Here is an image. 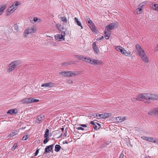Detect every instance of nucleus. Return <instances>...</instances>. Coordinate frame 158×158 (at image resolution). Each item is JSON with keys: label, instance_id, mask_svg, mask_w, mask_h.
Wrapping results in <instances>:
<instances>
[{"label": "nucleus", "instance_id": "obj_31", "mask_svg": "<svg viewBox=\"0 0 158 158\" xmlns=\"http://www.w3.org/2000/svg\"><path fill=\"white\" fill-rule=\"evenodd\" d=\"M76 129L78 130H82V131L85 130V131H88L89 130V128H83L81 127H76Z\"/></svg>", "mask_w": 158, "mask_h": 158}, {"label": "nucleus", "instance_id": "obj_39", "mask_svg": "<svg viewBox=\"0 0 158 158\" xmlns=\"http://www.w3.org/2000/svg\"><path fill=\"white\" fill-rule=\"evenodd\" d=\"M54 145L52 144L50 145V152H53V148Z\"/></svg>", "mask_w": 158, "mask_h": 158}, {"label": "nucleus", "instance_id": "obj_42", "mask_svg": "<svg viewBox=\"0 0 158 158\" xmlns=\"http://www.w3.org/2000/svg\"><path fill=\"white\" fill-rule=\"evenodd\" d=\"M28 135H24L22 138V139L23 140H26L28 138Z\"/></svg>", "mask_w": 158, "mask_h": 158}, {"label": "nucleus", "instance_id": "obj_13", "mask_svg": "<svg viewBox=\"0 0 158 158\" xmlns=\"http://www.w3.org/2000/svg\"><path fill=\"white\" fill-rule=\"evenodd\" d=\"M55 37L56 40L59 41H61L64 40V38H63L62 35H60V34H57L55 36Z\"/></svg>", "mask_w": 158, "mask_h": 158}, {"label": "nucleus", "instance_id": "obj_62", "mask_svg": "<svg viewBox=\"0 0 158 158\" xmlns=\"http://www.w3.org/2000/svg\"><path fill=\"white\" fill-rule=\"evenodd\" d=\"M95 115L94 116H95L97 118H98V114H95Z\"/></svg>", "mask_w": 158, "mask_h": 158}, {"label": "nucleus", "instance_id": "obj_43", "mask_svg": "<svg viewBox=\"0 0 158 158\" xmlns=\"http://www.w3.org/2000/svg\"><path fill=\"white\" fill-rule=\"evenodd\" d=\"M78 125L81 126L82 127H85L86 128H89L88 127H87V126H88V125L87 124H80L79 125Z\"/></svg>", "mask_w": 158, "mask_h": 158}, {"label": "nucleus", "instance_id": "obj_29", "mask_svg": "<svg viewBox=\"0 0 158 158\" xmlns=\"http://www.w3.org/2000/svg\"><path fill=\"white\" fill-rule=\"evenodd\" d=\"M156 139H154L153 138L148 137V139H147V141L152 143H155Z\"/></svg>", "mask_w": 158, "mask_h": 158}, {"label": "nucleus", "instance_id": "obj_55", "mask_svg": "<svg viewBox=\"0 0 158 158\" xmlns=\"http://www.w3.org/2000/svg\"><path fill=\"white\" fill-rule=\"evenodd\" d=\"M101 115H102V114H99L98 115V118H97V119H100L101 118H101Z\"/></svg>", "mask_w": 158, "mask_h": 158}, {"label": "nucleus", "instance_id": "obj_50", "mask_svg": "<svg viewBox=\"0 0 158 158\" xmlns=\"http://www.w3.org/2000/svg\"><path fill=\"white\" fill-rule=\"evenodd\" d=\"M93 127L94 129L95 130H97L98 129V128H97L98 127L96 124L93 126Z\"/></svg>", "mask_w": 158, "mask_h": 158}, {"label": "nucleus", "instance_id": "obj_7", "mask_svg": "<svg viewBox=\"0 0 158 158\" xmlns=\"http://www.w3.org/2000/svg\"><path fill=\"white\" fill-rule=\"evenodd\" d=\"M118 24L117 23H111L106 27L105 29L108 31H110L113 29L116 28Z\"/></svg>", "mask_w": 158, "mask_h": 158}, {"label": "nucleus", "instance_id": "obj_58", "mask_svg": "<svg viewBox=\"0 0 158 158\" xmlns=\"http://www.w3.org/2000/svg\"><path fill=\"white\" fill-rule=\"evenodd\" d=\"M58 132V130H57V131H52V133L53 134H55V133H56L57 132Z\"/></svg>", "mask_w": 158, "mask_h": 158}, {"label": "nucleus", "instance_id": "obj_45", "mask_svg": "<svg viewBox=\"0 0 158 158\" xmlns=\"http://www.w3.org/2000/svg\"><path fill=\"white\" fill-rule=\"evenodd\" d=\"M104 38V37L103 36H102L98 38L97 39V40H102Z\"/></svg>", "mask_w": 158, "mask_h": 158}, {"label": "nucleus", "instance_id": "obj_16", "mask_svg": "<svg viewBox=\"0 0 158 158\" xmlns=\"http://www.w3.org/2000/svg\"><path fill=\"white\" fill-rule=\"evenodd\" d=\"M150 7L153 10L158 11V4L152 3Z\"/></svg>", "mask_w": 158, "mask_h": 158}, {"label": "nucleus", "instance_id": "obj_11", "mask_svg": "<svg viewBox=\"0 0 158 158\" xmlns=\"http://www.w3.org/2000/svg\"><path fill=\"white\" fill-rule=\"evenodd\" d=\"M15 10L14 9H13L10 6L6 10V15H9L10 14L13 13Z\"/></svg>", "mask_w": 158, "mask_h": 158}, {"label": "nucleus", "instance_id": "obj_18", "mask_svg": "<svg viewBox=\"0 0 158 158\" xmlns=\"http://www.w3.org/2000/svg\"><path fill=\"white\" fill-rule=\"evenodd\" d=\"M140 57L144 62H148V59L145 54L144 55V56H140Z\"/></svg>", "mask_w": 158, "mask_h": 158}, {"label": "nucleus", "instance_id": "obj_63", "mask_svg": "<svg viewBox=\"0 0 158 158\" xmlns=\"http://www.w3.org/2000/svg\"><path fill=\"white\" fill-rule=\"evenodd\" d=\"M155 141V143H158V139H156Z\"/></svg>", "mask_w": 158, "mask_h": 158}, {"label": "nucleus", "instance_id": "obj_2", "mask_svg": "<svg viewBox=\"0 0 158 158\" xmlns=\"http://www.w3.org/2000/svg\"><path fill=\"white\" fill-rule=\"evenodd\" d=\"M85 61L93 65L102 64V62L99 60H95L90 57H85Z\"/></svg>", "mask_w": 158, "mask_h": 158}, {"label": "nucleus", "instance_id": "obj_26", "mask_svg": "<svg viewBox=\"0 0 158 158\" xmlns=\"http://www.w3.org/2000/svg\"><path fill=\"white\" fill-rule=\"evenodd\" d=\"M18 131H15L11 132L9 135V136L10 137H13L18 134Z\"/></svg>", "mask_w": 158, "mask_h": 158}, {"label": "nucleus", "instance_id": "obj_24", "mask_svg": "<svg viewBox=\"0 0 158 158\" xmlns=\"http://www.w3.org/2000/svg\"><path fill=\"white\" fill-rule=\"evenodd\" d=\"M126 118L125 117H117L116 118V119L118 120V122H121L126 119Z\"/></svg>", "mask_w": 158, "mask_h": 158}, {"label": "nucleus", "instance_id": "obj_27", "mask_svg": "<svg viewBox=\"0 0 158 158\" xmlns=\"http://www.w3.org/2000/svg\"><path fill=\"white\" fill-rule=\"evenodd\" d=\"M75 57L79 59L80 60H82L83 61L85 60V57L83 56H79L78 55H75Z\"/></svg>", "mask_w": 158, "mask_h": 158}, {"label": "nucleus", "instance_id": "obj_17", "mask_svg": "<svg viewBox=\"0 0 158 158\" xmlns=\"http://www.w3.org/2000/svg\"><path fill=\"white\" fill-rule=\"evenodd\" d=\"M6 7V5L3 4L0 6V16L4 12Z\"/></svg>", "mask_w": 158, "mask_h": 158}, {"label": "nucleus", "instance_id": "obj_22", "mask_svg": "<svg viewBox=\"0 0 158 158\" xmlns=\"http://www.w3.org/2000/svg\"><path fill=\"white\" fill-rule=\"evenodd\" d=\"M89 27L92 31L94 32H96V28L95 27L94 25V23H93L92 24H89Z\"/></svg>", "mask_w": 158, "mask_h": 158}, {"label": "nucleus", "instance_id": "obj_25", "mask_svg": "<svg viewBox=\"0 0 158 158\" xmlns=\"http://www.w3.org/2000/svg\"><path fill=\"white\" fill-rule=\"evenodd\" d=\"M110 116V113H105L102 114V115H101V118H105L108 117Z\"/></svg>", "mask_w": 158, "mask_h": 158}, {"label": "nucleus", "instance_id": "obj_1", "mask_svg": "<svg viewBox=\"0 0 158 158\" xmlns=\"http://www.w3.org/2000/svg\"><path fill=\"white\" fill-rule=\"evenodd\" d=\"M143 99L147 100H158V96L154 94H151L146 93L140 94L137 97V101H140Z\"/></svg>", "mask_w": 158, "mask_h": 158}, {"label": "nucleus", "instance_id": "obj_36", "mask_svg": "<svg viewBox=\"0 0 158 158\" xmlns=\"http://www.w3.org/2000/svg\"><path fill=\"white\" fill-rule=\"evenodd\" d=\"M49 83H46L45 84H42L41 86L42 87H49Z\"/></svg>", "mask_w": 158, "mask_h": 158}, {"label": "nucleus", "instance_id": "obj_12", "mask_svg": "<svg viewBox=\"0 0 158 158\" xmlns=\"http://www.w3.org/2000/svg\"><path fill=\"white\" fill-rule=\"evenodd\" d=\"M148 114L151 115L152 114L155 115L158 114V107L150 110Z\"/></svg>", "mask_w": 158, "mask_h": 158}, {"label": "nucleus", "instance_id": "obj_48", "mask_svg": "<svg viewBox=\"0 0 158 158\" xmlns=\"http://www.w3.org/2000/svg\"><path fill=\"white\" fill-rule=\"evenodd\" d=\"M70 64V62H64L62 64V65H66V64Z\"/></svg>", "mask_w": 158, "mask_h": 158}, {"label": "nucleus", "instance_id": "obj_49", "mask_svg": "<svg viewBox=\"0 0 158 158\" xmlns=\"http://www.w3.org/2000/svg\"><path fill=\"white\" fill-rule=\"evenodd\" d=\"M124 156V155H123V153H121L119 158H123Z\"/></svg>", "mask_w": 158, "mask_h": 158}, {"label": "nucleus", "instance_id": "obj_20", "mask_svg": "<svg viewBox=\"0 0 158 158\" xmlns=\"http://www.w3.org/2000/svg\"><path fill=\"white\" fill-rule=\"evenodd\" d=\"M44 116L43 115H41L38 117L36 121L37 123H39L44 119Z\"/></svg>", "mask_w": 158, "mask_h": 158}, {"label": "nucleus", "instance_id": "obj_30", "mask_svg": "<svg viewBox=\"0 0 158 158\" xmlns=\"http://www.w3.org/2000/svg\"><path fill=\"white\" fill-rule=\"evenodd\" d=\"M115 48L117 51L121 52V53L123 52V49L121 46H117Z\"/></svg>", "mask_w": 158, "mask_h": 158}, {"label": "nucleus", "instance_id": "obj_35", "mask_svg": "<svg viewBox=\"0 0 158 158\" xmlns=\"http://www.w3.org/2000/svg\"><path fill=\"white\" fill-rule=\"evenodd\" d=\"M85 20L86 22H87L89 24H92L93 22L91 21L90 19L87 17H86V18L85 19Z\"/></svg>", "mask_w": 158, "mask_h": 158}, {"label": "nucleus", "instance_id": "obj_14", "mask_svg": "<svg viewBox=\"0 0 158 158\" xmlns=\"http://www.w3.org/2000/svg\"><path fill=\"white\" fill-rule=\"evenodd\" d=\"M7 113L10 115L16 114L17 113V110L16 109H12L8 110Z\"/></svg>", "mask_w": 158, "mask_h": 158}, {"label": "nucleus", "instance_id": "obj_56", "mask_svg": "<svg viewBox=\"0 0 158 158\" xmlns=\"http://www.w3.org/2000/svg\"><path fill=\"white\" fill-rule=\"evenodd\" d=\"M55 85L54 83L50 82V87L54 86Z\"/></svg>", "mask_w": 158, "mask_h": 158}, {"label": "nucleus", "instance_id": "obj_8", "mask_svg": "<svg viewBox=\"0 0 158 158\" xmlns=\"http://www.w3.org/2000/svg\"><path fill=\"white\" fill-rule=\"evenodd\" d=\"M135 47L140 56H144V55L145 54L144 51L143 49L139 44H136Z\"/></svg>", "mask_w": 158, "mask_h": 158}, {"label": "nucleus", "instance_id": "obj_28", "mask_svg": "<svg viewBox=\"0 0 158 158\" xmlns=\"http://www.w3.org/2000/svg\"><path fill=\"white\" fill-rule=\"evenodd\" d=\"M143 5L140 6L139 7H138L137 9V13L138 14H140L142 12V8Z\"/></svg>", "mask_w": 158, "mask_h": 158}, {"label": "nucleus", "instance_id": "obj_57", "mask_svg": "<svg viewBox=\"0 0 158 158\" xmlns=\"http://www.w3.org/2000/svg\"><path fill=\"white\" fill-rule=\"evenodd\" d=\"M98 122H97V123L96 124V125L97 124L99 127L98 128V129H99L100 127H101V125L97 123Z\"/></svg>", "mask_w": 158, "mask_h": 158}, {"label": "nucleus", "instance_id": "obj_52", "mask_svg": "<svg viewBox=\"0 0 158 158\" xmlns=\"http://www.w3.org/2000/svg\"><path fill=\"white\" fill-rule=\"evenodd\" d=\"M104 37L106 39L108 40L109 39V36L107 35H104Z\"/></svg>", "mask_w": 158, "mask_h": 158}, {"label": "nucleus", "instance_id": "obj_15", "mask_svg": "<svg viewBox=\"0 0 158 158\" xmlns=\"http://www.w3.org/2000/svg\"><path fill=\"white\" fill-rule=\"evenodd\" d=\"M42 21V20L40 19L37 17H34L33 19L31 22V23H35L36 22L41 23Z\"/></svg>", "mask_w": 158, "mask_h": 158}, {"label": "nucleus", "instance_id": "obj_37", "mask_svg": "<svg viewBox=\"0 0 158 158\" xmlns=\"http://www.w3.org/2000/svg\"><path fill=\"white\" fill-rule=\"evenodd\" d=\"M49 152V146H48L45 148L44 153L48 152Z\"/></svg>", "mask_w": 158, "mask_h": 158}, {"label": "nucleus", "instance_id": "obj_46", "mask_svg": "<svg viewBox=\"0 0 158 158\" xmlns=\"http://www.w3.org/2000/svg\"><path fill=\"white\" fill-rule=\"evenodd\" d=\"M141 138L144 140H145L147 141V139H148V137L145 136H142Z\"/></svg>", "mask_w": 158, "mask_h": 158}, {"label": "nucleus", "instance_id": "obj_10", "mask_svg": "<svg viewBox=\"0 0 158 158\" xmlns=\"http://www.w3.org/2000/svg\"><path fill=\"white\" fill-rule=\"evenodd\" d=\"M92 48L95 53L98 54L99 53V50L98 47L96 44V42H95L93 43L92 44Z\"/></svg>", "mask_w": 158, "mask_h": 158}, {"label": "nucleus", "instance_id": "obj_23", "mask_svg": "<svg viewBox=\"0 0 158 158\" xmlns=\"http://www.w3.org/2000/svg\"><path fill=\"white\" fill-rule=\"evenodd\" d=\"M60 149L63 150V148H61L60 145L57 144L55 146V151L56 152H59Z\"/></svg>", "mask_w": 158, "mask_h": 158}, {"label": "nucleus", "instance_id": "obj_47", "mask_svg": "<svg viewBox=\"0 0 158 158\" xmlns=\"http://www.w3.org/2000/svg\"><path fill=\"white\" fill-rule=\"evenodd\" d=\"M131 100L133 101H137V98H133L131 99Z\"/></svg>", "mask_w": 158, "mask_h": 158}, {"label": "nucleus", "instance_id": "obj_5", "mask_svg": "<svg viewBox=\"0 0 158 158\" xmlns=\"http://www.w3.org/2000/svg\"><path fill=\"white\" fill-rule=\"evenodd\" d=\"M61 75L64 77H70L76 76L79 74L78 72L77 71H61L59 73Z\"/></svg>", "mask_w": 158, "mask_h": 158}, {"label": "nucleus", "instance_id": "obj_40", "mask_svg": "<svg viewBox=\"0 0 158 158\" xmlns=\"http://www.w3.org/2000/svg\"><path fill=\"white\" fill-rule=\"evenodd\" d=\"M17 146V143H15L13 147L12 148V149L13 151H14L15 150V149L16 148Z\"/></svg>", "mask_w": 158, "mask_h": 158}, {"label": "nucleus", "instance_id": "obj_6", "mask_svg": "<svg viewBox=\"0 0 158 158\" xmlns=\"http://www.w3.org/2000/svg\"><path fill=\"white\" fill-rule=\"evenodd\" d=\"M21 64L20 61L16 60L12 62L9 66V68L7 69V71L8 72H10L12 71L18 65Z\"/></svg>", "mask_w": 158, "mask_h": 158}, {"label": "nucleus", "instance_id": "obj_53", "mask_svg": "<svg viewBox=\"0 0 158 158\" xmlns=\"http://www.w3.org/2000/svg\"><path fill=\"white\" fill-rule=\"evenodd\" d=\"M67 82L69 84H71L72 83V81L70 79L68 80Z\"/></svg>", "mask_w": 158, "mask_h": 158}, {"label": "nucleus", "instance_id": "obj_38", "mask_svg": "<svg viewBox=\"0 0 158 158\" xmlns=\"http://www.w3.org/2000/svg\"><path fill=\"white\" fill-rule=\"evenodd\" d=\"M108 141L106 142L104 144H102V145L101 147L102 148H103L105 147L107 145H109V143H108Z\"/></svg>", "mask_w": 158, "mask_h": 158}, {"label": "nucleus", "instance_id": "obj_4", "mask_svg": "<svg viewBox=\"0 0 158 158\" xmlns=\"http://www.w3.org/2000/svg\"><path fill=\"white\" fill-rule=\"evenodd\" d=\"M39 101V99H35V98H30L23 99L20 101V102L21 104H25L36 102Z\"/></svg>", "mask_w": 158, "mask_h": 158}, {"label": "nucleus", "instance_id": "obj_60", "mask_svg": "<svg viewBox=\"0 0 158 158\" xmlns=\"http://www.w3.org/2000/svg\"><path fill=\"white\" fill-rule=\"evenodd\" d=\"M39 152V151L37 149L36 151L35 152V156H36L38 153V152Z\"/></svg>", "mask_w": 158, "mask_h": 158}, {"label": "nucleus", "instance_id": "obj_9", "mask_svg": "<svg viewBox=\"0 0 158 158\" xmlns=\"http://www.w3.org/2000/svg\"><path fill=\"white\" fill-rule=\"evenodd\" d=\"M20 4L21 3L20 2L16 1L14 2L10 6L16 10Z\"/></svg>", "mask_w": 158, "mask_h": 158}, {"label": "nucleus", "instance_id": "obj_54", "mask_svg": "<svg viewBox=\"0 0 158 158\" xmlns=\"http://www.w3.org/2000/svg\"><path fill=\"white\" fill-rule=\"evenodd\" d=\"M109 32L107 31H105L104 32V35H109Z\"/></svg>", "mask_w": 158, "mask_h": 158}, {"label": "nucleus", "instance_id": "obj_3", "mask_svg": "<svg viewBox=\"0 0 158 158\" xmlns=\"http://www.w3.org/2000/svg\"><path fill=\"white\" fill-rule=\"evenodd\" d=\"M36 31V28L35 26L28 27L25 30L23 34L24 36L26 37L29 34L35 32Z\"/></svg>", "mask_w": 158, "mask_h": 158}, {"label": "nucleus", "instance_id": "obj_61", "mask_svg": "<svg viewBox=\"0 0 158 158\" xmlns=\"http://www.w3.org/2000/svg\"><path fill=\"white\" fill-rule=\"evenodd\" d=\"M67 135V132H65L64 134L63 135V136L64 137H66Z\"/></svg>", "mask_w": 158, "mask_h": 158}, {"label": "nucleus", "instance_id": "obj_32", "mask_svg": "<svg viewBox=\"0 0 158 158\" xmlns=\"http://www.w3.org/2000/svg\"><path fill=\"white\" fill-rule=\"evenodd\" d=\"M60 19L62 21L64 22L65 23H67V19L66 17L64 16L62 17H60Z\"/></svg>", "mask_w": 158, "mask_h": 158}, {"label": "nucleus", "instance_id": "obj_21", "mask_svg": "<svg viewBox=\"0 0 158 158\" xmlns=\"http://www.w3.org/2000/svg\"><path fill=\"white\" fill-rule=\"evenodd\" d=\"M122 53L124 55H125L127 56L130 55V52L129 51H126V50L123 49Z\"/></svg>", "mask_w": 158, "mask_h": 158}, {"label": "nucleus", "instance_id": "obj_44", "mask_svg": "<svg viewBox=\"0 0 158 158\" xmlns=\"http://www.w3.org/2000/svg\"><path fill=\"white\" fill-rule=\"evenodd\" d=\"M45 139H44V144H46L48 141L49 140V139L48 138H45Z\"/></svg>", "mask_w": 158, "mask_h": 158}, {"label": "nucleus", "instance_id": "obj_19", "mask_svg": "<svg viewBox=\"0 0 158 158\" xmlns=\"http://www.w3.org/2000/svg\"><path fill=\"white\" fill-rule=\"evenodd\" d=\"M74 20L77 23V25L81 27V29H82L83 28V27L80 21H78V18L77 17H75L74 18Z\"/></svg>", "mask_w": 158, "mask_h": 158}, {"label": "nucleus", "instance_id": "obj_51", "mask_svg": "<svg viewBox=\"0 0 158 158\" xmlns=\"http://www.w3.org/2000/svg\"><path fill=\"white\" fill-rule=\"evenodd\" d=\"M65 32L64 31H62L61 32V34L60 35H62L63 36V38H64V37L65 36Z\"/></svg>", "mask_w": 158, "mask_h": 158}, {"label": "nucleus", "instance_id": "obj_33", "mask_svg": "<svg viewBox=\"0 0 158 158\" xmlns=\"http://www.w3.org/2000/svg\"><path fill=\"white\" fill-rule=\"evenodd\" d=\"M49 130L48 129H47L46 130V131H45V134L44 135V138H48V135L49 134Z\"/></svg>", "mask_w": 158, "mask_h": 158}, {"label": "nucleus", "instance_id": "obj_64", "mask_svg": "<svg viewBox=\"0 0 158 158\" xmlns=\"http://www.w3.org/2000/svg\"><path fill=\"white\" fill-rule=\"evenodd\" d=\"M35 89H36V90L35 91V92H37L38 91V89L37 88H35Z\"/></svg>", "mask_w": 158, "mask_h": 158}, {"label": "nucleus", "instance_id": "obj_41", "mask_svg": "<svg viewBox=\"0 0 158 158\" xmlns=\"http://www.w3.org/2000/svg\"><path fill=\"white\" fill-rule=\"evenodd\" d=\"M97 122H98L97 120L94 121L90 122V123L93 125V126L97 123Z\"/></svg>", "mask_w": 158, "mask_h": 158}, {"label": "nucleus", "instance_id": "obj_34", "mask_svg": "<svg viewBox=\"0 0 158 158\" xmlns=\"http://www.w3.org/2000/svg\"><path fill=\"white\" fill-rule=\"evenodd\" d=\"M14 30L17 32H18L19 30V27L18 25L17 24H15L14 26Z\"/></svg>", "mask_w": 158, "mask_h": 158}, {"label": "nucleus", "instance_id": "obj_59", "mask_svg": "<svg viewBox=\"0 0 158 158\" xmlns=\"http://www.w3.org/2000/svg\"><path fill=\"white\" fill-rule=\"evenodd\" d=\"M63 143L64 144H68V142L67 141L65 140V141H64L63 142Z\"/></svg>", "mask_w": 158, "mask_h": 158}]
</instances>
